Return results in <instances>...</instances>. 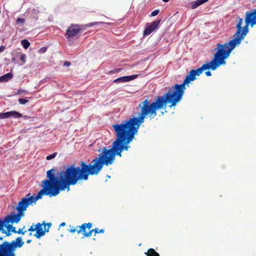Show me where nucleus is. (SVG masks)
Instances as JSON below:
<instances>
[{
    "label": "nucleus",
    "mask_w": 256,
    "mask_h": 256,
    "mask_svg": "<svg viewBox=\"0 0 256 256\" xmlns=\"http://www.w3.org/2000/svg\"><path fill=\"white\" fill-rule=\"evenodd\" d=\"M218 67L211 60L206 62L197 70H192L186 75L182 84H176L168 88V92L162 96H157L154 102H149L148 99L140 102L138 104L140 110L138 116H132L130 119L124 120L121 124L112 125L116 136V140L112 142L113 149L117 152V156H122L123 150L128 151L130 148L128 144L132 142L134 136L137 134L138 128L146 116L150 120L154 118L157 114L158 110L166 109V104H170L169 107L172 108L176 105L182 98L186 85L196 79V76H199L206 70L211 69L216 70Z\"/></svg>",
    "instance_id": "f257e3e1"
},
{
    "label": "nucleus",
    "mask_w": 256,
    "mask_h": 256,
    "mask_svg": "<svg viewBox=\"0 0 256 256\" xmlns=\"http://www.w3.org/2000/svg\"><path fill=\"white\" fill-rule=\"evenodd\" d=\"M117 152L113 147L107 149L104 147L98 157L95 158L88 164L82 161L80 166H75L74 164L68 167L65 170H62L56 176V170L52 168L47 171L48 180L42 181L43 188L39 192L42 196L44 195L50 197L56 196L61 191L70 190V186H74L81 180H87L90 175H96L102 170L104 165L108 166L113 164Z\"/></svg>",
    "instance_id": "f03ea898"
},
{
    "label": "nucleus",
    "mask_w": 256,
    "mask_h": 256,
    "mask_svg": "<svg viewBox=\"0 0 256 256\" xmlns=\"http://www.w3.org/2000/svg\"><path fill=\"white\" fill-rule=\"evenodd\" d=\"M244 20L246 25L242 27L243 19L238 18L236 25V31L234 34L232 40L224 44H218L216 45V47L214 50L216 52L212 60L218 67L226 64L225 60L230 56L231 52L236 46L241 43L242 40L248 32V26L250 25L252 27L256 24V8L251 11H247L246 12Z\"/></svg>",
    "instance_id": "7ed1b4c3"
},
{
    "label": "nucleus",
    "mask_w": 256,
    "mask_h": 256,
    "mask_svg": "<svg viewBox=\"0 0 256 256\" xmlns=\"http://www.w3.org/2000/svg\"><path fill=\"white\" fill-rule=\"evenodd\" d=\"M41 194L39 192L37 194L36 196H30V194L28 193L26 196L23 197L21 200H20L18 205L16 207V209L18 210L17 214H14L12 215L7 216L4 220V221L0 220L4 224L3 226L0 230H3L4 226L6 224L10 223L19 222L21 219L22 216L24 214V212L26 210L27 208L32 204H35L36 202L39 199L42 198Z\"/></svg>",
    "instance_id": "20e7f679"
},
{
    "label": "nucleus",
    "mask_w": 256,
    "mask_h": 256,
    "mask_svg": "<svg viewBox=\"0 0 256 256\" xmlns=\"http://www.w3.org/2000/svg\"><path fill=\"white\" fill-rule=\"evenodd\" d=\"M24 244V242L20 236L10 242H2L0 244V256H16V249L21 248Z\"/></svg>",
    "instance_id": "39448f33"
},
{
    "label": "nucleus",
    "mask_w": 256,
    "mask_h": 256,
    "mask_svg": "<svg viewBox=\"0 0 256 256\" xmlns=\"http://www.w3.org/2000/svg\"><path fill=\"white\" fill-rule=\"evenodd\" d=\"M70 229L68 231L70 233L76 232L78 234L82 232L83 238L90 237L92 236V232H91L92 228V224L91 222L84 223L80 226L76 227L70 225Z\"/></svg>",
    "instance_id": "423d86ee"
},
{
    "label": "nucleus",
    "mask_w": 256,
    "mask_h": 256,
    "mask_svg": "<svg viewBox=\"0 0 256 256\" xmlns=\"http://www.w3.org/2000/svg\"><path fill=\"white\" fill-rule=\"evenodd\" d=\"M82 30L81 26L72 24L66 30L64 36L68 40H70L76 36Z\"/></svg>",
    "instance_id": "0eeeda50"
},
{
    "label": "nucleus",
    "mask_w": 256,
    "mask_h": 256,
    "mask_svg": "<svg viewBox=\"0 0 256 256\" xmlns=\"http://www.w3.org/2000/svg\"><path fill=\"white\" fill-rule=\"evenodd\" d=\"M51 226V222L45 224L44 222L42 224L40 222L36 224V232L34 234V236L37 238H40L45 234L46 232H48V229Z\"/></svg>",
    "instance_id": "6e6552de"
},
{
    "label": "nucleus",
    "mask_w": 256,
    "mask_h": 256,
    "mask_svg": "<svg viewBox=\"0 0 256 256\" xmlns=\"http://www.w3.org/2000/svg\"><path fill=\"white\" fill-rule=\"evenodd\" d=\"M160 22V20H157L153 21L150 24H147L144 31V36H148L154 31L158 26Z\"/></svg>",
    "instance_id": "1a4fd4ad"
},
{
    "label": "nucleus",
    "mask_w": 256,
    "mask_h": 256,
    "mask_svg": "<svg viewBox=\"0 0 256 256\" xmlns=\"http://www.w3.org/2000/svg\"><path fill=\"white\" fill-rule=\"evenodd\" d=\"M138 77L137 74H134L128 76H124L120 78H116L114 80V82L115 83H121V82H130V80H132L135 78H136Z\"/></svg>",
    "instance_id": "9d476101"
},
{
    "label": "nucleus",
    "mask_w": 256,
    "mask_h": 256,
    "mask_svg": "<svg viewBox=\"0 0 256 256\" xmlns=\"http://www.w3.org/2000/svg\"><path fill=\"white\" fill-rule=\"evenodd\" d=\"M208 0H196L191 2V8L195 9L200 5L206 2Z\"/></svg>",
    "instance_id": "9b49d317"
},
{
    "label": "nucleus",
    "mask_w": 256,
    "mask_h": 256,
    "mask_svg": "<svg viewBox=\"0 0 256 256\" xmlns=\"http://www.w3.org/2000/svg\"><path fill=\"white\" fill-rule=\"evenodd\" d=\"M145 254L147 256H160L159 254L152 248H149L147 252H145Z\"/></svg>",
    "instance_id": "f8f14e48"
},
{
    "label": "nucleus",
    "mask_w": 256,
    "mask_h": 256,
    "mask_svg": "<svg viewBox=\"0 0 256 256\" xmlns=\"http://www.w3.org/2000/svg\"><path fill=\"white\" fill-rule=\"evenodd\" d=\"M9 118L12 117L14 118H22V114L17 112L16 111H10L8 112Z\"/></svg>",
    "instance_id": "ddd939ff"
},
{
    "label": "nucleus",
    "mask_w": 256,
    "mask_h": 256,
    "mask_svg": "<svg viewBox=\"0 0 256 256\" xmlns=\"http://www.w3.org/2000/svg\"><path fill=\"white\" fill-rule=\"evenodd\" d=\"M13 77V74L10 73H8L2 76V78H3V80H4V82H8L9 80H11Z\"/></svg>",
    "instance_id": "4468645a"
},
{
    "label": "nucleus",
    "mask_w": 256,
    "mask_h": 256,
    "mask_svg": "<svg viewBox=\"0 0 256 256\" xmlns=\"http://www.w3.org/2000/svg\"><path fill=\"white\" fill-rule=\"evenodd\" d=\"M21 44L24 49H27L30 46V42L26 39L21 40Z\"/></svg>",
    "instance_id": "2eb2a0df"
},
{
    "label": "nucleus",
    "mask_w": 256,
    "mask_h": 256,
    "mask_svg": "<svg viewBox=\"0 0 256 256\" xmlns=\"http://www.w3.org/2000/svg\"><path fill=\"white\" fill-rule=\"evenodd\" d=\"M91 232H92V233L94 232V236H96L97 234L98 233H104V228L99 230L98 228H96L94 229H92Z\"/></svg>",
    "instance_id": "dca6fc26"
},
{
    "label": "nucleus",
    "mask_w": 256,
    "mask_h": 256,
    "mask_svg": "<svg viewBox=\"0 0 256 256\" xmlns=\"http://www.w3.org/2000/svg\"><path fill=\"white\" fill-rule=\"evenodd\" d=\"M20 60L22 62V64H24L26 62V55L20 52Z\"/></svg>",
    "instance_id": "f3484780"
},
{
    "label": "nucleus",
    "mask_w": 256,
    "mask_h": 256,
    "mask_svg": "<svg viewBox=\"0 0 256 256\" xmlns=\"http://www.w3.org/2000/svg\"><path fill=\"white\" fill-rule=\"evenodd\" d=\"M9 118L8 112H4V113H2V112L0 113V119L7 118Z\"/></svg>",
    "instance_id": "a211bd4d"
},
{
    "label": "nucleus",
    "mask_w": 256,
    "mask_h": 256,
    "mask_svg": "<svg viewBox=\"0 0 256 256\" xmlns=\"http://www.w3.org/2000/svg\"><path fill=\"white\" fill-rule=\"evenodd\" d=\"M8 231L11 230L12 232L14 233H16V228L14 227L12 225H8L7 227Z\"/></svg>",
    "instance_id": "6ab92c4d"
},
{
    "label": "nucleus",
    "mask_w": 256,
    "mask_h": 256,
    "mask_svg": "<svg viewBox=\"0 0 256 256\" xmlns=\"http://www.w3.org/2000/svg\"><path fill=\"white\" fill-rule=\"evenodd\" d=\"M104 22H92V23H90L88 24H86V26L88 27H90V26H92L96 24H104Z\"/></svg>",
    "instance_id": "aec40b11"
},
{
    "label": "nucleus",
    "mask_w": 256,
    "mask_h": 256,
    "mask_svg": "<svg viewBox=\"0 0 256 256\" xmlns=\"http://www.w3.org/2000/svg\"><path fill=\"white\" fill-rule=\"evenodd\" d=\"M56 156V152L53 153L52 154L47 156L46 158V159L47 160H52V159L54 158Z\"/></svg>",
    "instance_id": "412c9836"
},
{
    "label": "nucleus",
    "mask_w": 256,
    "mask_h": 256,
    "mask_svg": "<svg viewBox=\"0 0 256 256\" xmlns=\"http://www.w3.org/2000/svg\"><path fill=\"white\" fill-rule=\"evenodd\" d=\"M159 12H160L159 10H156L151 12L150 16H156V15H158V14Z\"/></svg>",
    "instance_id": "4be33fe9"
},
{
    "label": "nucleus",
    "mask_w": 256,
    "mask_h": 256,
    "mask_svg": "<svg viewBox=\"0 0 256 256\" xmlns=\"http://www.w3.org/2000/svg\"><path fill=\"white\" fill-rule=\"evenodd\" d=\"M122 68H115L109 72V74H112L121 71Z\"/></svg>",
    "instance_id": "5701e85b"
},
{
    "label": "nucleus",
    "mask_w": 256,
    "mask_h": 256,
    "mask_svg": "<svg viewBox=\"0 0 256 256\" xmlns=\"http://www.w3.org/2000/svg\"><path fill=\"white\" fill-rule=\"evenodd\" d=\"M25 226H24L22 229L19 228L18 230H16V233L18 234H24L26 232V230L23 231V230Z\"/></svg>",
    "instance_id": "b1692460"
},
{
    "label": "nucleus",
    "mask_w": 256,
    "mask_h": 256,
    "mask_svg": "<svg viewBox=\"0 0 256 256\" xmlns=\"http://www.w3.org/2000/svg\"><path fill=\"white\" fill-rule=\"evenodd\" d=\"M18 101L22 104H24L28 102V100H27L21 98H19L18 100Z\"/></svg>",
    "instance_id": "393cba45"
},
{
    "label": "nucleus",
    "mask_w": 256,
    "mask_h": 256,
    "mask_svg": "<svg viewBox=\"0 0 256 256\" xmlns=\"http://www.w3.org/2000/svg\"><path fill=\"white\" fill-rule=\"evenodd\" d=\"M25 22V19L22 18H18L16 20V23L19 24H24Z\"/></svg>",
    "instance_id": "a878e982"
},
{
    "label": "nucleus",
    "mask_w": 256,
    "mask_h": 256,
    "mask_svg": "<svg viewBox=\"0 0 256 256\" xmlns=\"http://www.w3.org/2000/svg\"><path fill=\"white\" fill-rule=\"evenodd\" d=\"M36 225L34 226L33 224L32 226H30V228L28 229V231L29 232H34L36 231Z\"/></svg>",
    "instance_id": "bb28decb"
},
{
    "label": "nucleus",
    "mask_w": 256,
    "mask_h": 256,
    "mask_svg": "<svg viewBox=\"0 0 256 256\" xmlns=\"http://www.w3.org/2000/svg\"><path fill=\"white\" fill-rule=\"evenodd\" d=\"M70 65V62L68 61H66L64 64V66H69Z\"/></svg>",
    "instance_id": "cd10ccee"
},
{
    "label": "nucleus",
    "mask_w": 256,
    "mask_h": 256,
    "mask_svg": "<svg viewBox=\"0 0 256 256\" xmlns=\"http://www.w3.org/2000/svg\"><path fill=\"white\" fill-rule=\"evenodd\" d=\"M205 74L208 76H212V74L210 71H207V72H205Z\"/></svg>",
    "instance_id": "c85d7f7f"
},
{
    "label": "nucleus",
    "mask_w": 256,
    "mask_h": 256,
    "mask_svg": "<svg viewBox=\"0 0 256 256\" xmlns=\"http://www.w3.org/2000/svg\"><path fill=\"white\" fill-rule=\"evenodd\" d=\"M5 48V46H0V52H2Z\"/></svg>",
    "instance_id": "c756f323"
},
{
    "label": "nucleus",
    "mask_w": 256,
    "mask_h": 256,
    "mask_svg": "<svg viewBox=\"0 0 256 256\" xmlns=\"http://www.w3.org/2000/svg\"><path fill=\"white\" fill-rule=\"evenodd\" d=\"M66 226V222H62L60 225V226Z\"/></svg>",
    "instance_id": "7c9ffc66"
},
{
    "label": "nucleus",
    "mask_w": 256,
    "mask_h": 256,
    "mask_svg": "<svg viewBox=\"0 0 256 256\" xmlns=\"http://www.w3.org/2000/svg\"><path fill=\"white\" fill-rule=\"evenodd\" d=\"M3 226H4V224H3L2 222L0 220V229H1L2 228Z\"/></svg>",
    "instance_id": "2f4dec72"
},
{
    "label": "nucleus",
    "mask_w": 256,
    "mask_h": 256,
    "mask_svg": "<svg viewBox=\"0 0 256 256\" xmlns=\"http://www.w3.org/2000/svg\"><path fill=\"white\" fill-rule=\"evenodd\" d=\"M0 82H4L3 78H2V76H0Z\"/></svg>",
    "instance_id": "473e14b6"
},
{
    "label": "nucleus",
    "mask_w": 256,
    "mask_h": 256,
    "mask_svg": "<svg viewBox=\"0 0 256 256\" xmlns=\"http://www.w3.org/2000/svg\"><path fill=\"white\" fill-rule=\"evenodd\" d=\"M31 242H32L31 240H26V243L29 244V243Z\"/></svg>",
    "instance_id": "72a5a7b5"
},
{
    "label": "nucleus",
    "mask_w": 256,
    "mask_h": 256,
    "mask_svg": "<svg viewBox=\"0 0 256 256\" xmlns=\"http://www.w3.org/2000/svg\"><path fill=\"white\" fill-rule=\"evenodd\" d=\"M12 61L14 62L16 60V58L14 57L12 58Z\"/></svg>",
    "instance_id": "f704fd0d"
},
{
    "label": "nucleus",
    "mask_w": 256,
    "mask_h": 256,
    "mask_svg": "<svg viewBox=\"0 0 256 256\" xmlns=\"http://www.w3.org/2000/svg\"><path fill=\"white\" fill-rule=\"evenodd\" d=\"M164 2H168L170 0H162Z\"/></svg>",
    "instance_id": "c9c22d12"
},
{
    "label": "nucleus",
    "mask_w": 256,
    "mask_h": 256,
    "mask_svg": "<svg viewBox=\"0 0 256 256\" xmlns=\"http://www.w3.org/2000/svg\"><path fill=\"white\" fill-rule=\"evenodd\" d=\"M3 240V238L1 236H0V240Z\"/></svg>",
    "instance_id": "e433bc0d"
},
{
    "label": "nucleus",
    "mask_w": 256,
    "mask_h": 256,
    "mask_svg": "<svg viewBox=\"0 0 256 256\" xmlns=\"http://www.w3.org/2000/svg\"><path fill=\"white\" fill-rule=\"evenodd\" d=\"M10 234L9 232H8V233L6 234V236H10Z\"/></svg>",
    "instance_id": "4c0bfd02"
},
{
    "label": "nucleus",
    "mask_w": 256,
    "mask_h": 256,
    "mask_svg": "<svg viewBox=\"0 0 256 256\" xmlns=\"http://www.w3.org/2000/svg\"><path fill=\"white\" fill-rule=\"evenodd\" d=\"M32 235V232H30V233L29 234V236H31Z\"/></svg>",
    "instance_id": "58836bf2"
},
{
    "label": "nucleus",
    "mask_w": 256,
    "mask_h": 256,
    "mask_svg": "<svg viewBox=\"0 0 256 256\" xmlns=\"http://www.w3.org/2000/svg\"><path fill=\"white\" fill-rule=\"evenodd\" d=\"M23 92V91H20V90H18V94H20V92Z\"/></svg>",
    "instance_id": "ea45409f"
}]
</instances>
